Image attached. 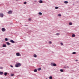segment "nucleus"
Listing matches in <instances>:
<instances>
[{"label":"nucleus","mask_w":79,"mask_h":79,"mask_svg":"<svg viewBox=\"0 0 79 79\" xmlns=\"http://www.w3.org/2000/svg\"><path fill=\"white\" fill-rule=\"evenodd\" d=\"M21 66V64L19 63H16L15 64V67L16 68H18L19 66Z\"/></svg>","instance_id":"obj_1"},{"label":"nucleus","mask_w":79,"mask_h":79,"mask_svg":"<svg viewBox=\"0 0 79 79\" xmlns=\"http://www.w3.org/2000/svg\"><path fill=\"white\" fill-rule=\"evenodd\" d=\"M51 66H56V64L55 63H52L51 64Z\"/></svg>","instance_id":"obj_2"},{"label":"nucleus","mask_w":79,"mask_h":79,"mask_svg":"<svg viewBox=\"0 0 79 79\" xmlns=\"http://www.w3.org/2000/svg\"><path fill=\"white\" fill-rule=\"evenodd\" d=\"M2 32H5L6 31V29L5 28H2Z\"/></svg>","instance_id":"obj_3"},{"label":"nucleus","mask_w":79,"mask_h":79,"mask_svg":"<svg viewBox=\"0 0 79 79\" xmlns=\"http://www.w3.org/2000/svg\"><path fill=\"white\" fill-rule=\"evenodd\" d=\"M13 12L11 10H10L8 12V14H11Z\"/></svg>","instance_id":"obj_4"},{"label":"nucleus","mask_w":79,"mask_h":79,"mask_svg":"<svg viewBox=\"0 0 79 79\" xmlns=\"http://www.w3.org/2000/svg\"><path fill=\"white\" fill-rule=\"evenodd\" d=\"M3 16H4V15H3V14L2 13H1L0 14V16H1V17H3Z\"/></svg>","instance_id":"obj_5"},{"label":"nucleus","mask_w":79,"mask_h":79,"mask_svg":"<svg viewBox=\"0 0 79 79\" xmlns=\"http://www.w3.org/2000/svg\"><path fill=\"white\" fill-rule=\"evenodd\" d=\"M10 42H11V43H15V41H13L12 40H11L10 41Z\"/></svg>","instance_id":"obj_6"},{"label":"nucleus","mask_w":79,"mask_h":79,"mask_svg":"<svg viewBox=\"0 0 79 79\" xmlns=\"http://www.w3.org/2000/svg\"><path fill=\"white\" fill-rule=\"evenodd\" d=\"M16 55L17 56H20V54H19V53H16Z\"/></svg>","instance_id":"obj_7"},{"label":"nucleus","mask_w":79,"mask_h":79,"mask_svg":"<svg viewBox=\"0 0 79 79\" xmlns=\"http://www.w3.org/2000/svg\"><path fill=\"white\" fill-rule=\"evenodd\" d=\"M0 74L1 75H2V74H3V72H0Z\"/></svg>","instance_id":"obj_8"},{"label":"nucleus","mask_w":79,"mask_h":79,"mask_svg":"<svg viewBox=\"0 0 79 79\" xmlns=\"http://www.w3.org/2000/svg\"><path fill=\"white\" fill-rule=\"evenodd\" d=\"M64 3H65V4H67V3H68V2L67 1H64Z\"/></svg>","instance_id":"obj_9"},{"label":"nucleus","mask_w":79,"mask_h":79,"mask_svg":"<svg viewBox=\"0 0 79 79\" xmlns=\"http://www.w3.org/2000/svg\"><path fill=\"white\" fill-rule=\"evenodd\" d=\"M75 36H76V35H75V34H73L72 35V37H75Z\"/></svg>","instance_id":"obj_10"},{"label":"nucleus","mask_w":79,"mask_h":79,"mask_svg":"<svg viewBox=\"0 0 79 79\" xmlns=\"http://www.w3.org/2000/svg\"><path fill=\"white\" fill-rule=\"evenodd\" d=\"M6 47V44H3V47Z\"/></svg>","instance_id":"obj_11"},{"label":"nucleus","mask_w":79,"mask_h":79,"mask_svg":"<svg viewBox=\"0 0 79 79\" xmlns=\"http://www.w3.org/2000/svg\"><path fill=\"white\" fill-rule=\"evenodd\" d=\"M34 57H35V58H36V57H37V55H35V54H34Z\"/></svg>","instance_id":"obj_12"},{"label":"nucleus","mask_w":79,"mask_h":79,"mask_svg":"<svg viewBox=\"0 0 79 79\" xmlns=\"http://www.w3.org/2000/svg\"><path fill=\"white\" fill-rule=\"evenodd\" d=\"M34 72H37V70L36 69H35L34 70Z\"/></svg>","instance_id":"obj_13"},{"label":"nucleus","mask_w":79,"mask_h":79,"mask_svg":"<svg viewBox=\"0 0 79 79\" xmlns=\"http://www.w3.org/2000/svg\"><path fill=\"white\" fill-rule=\"evenodd\" d=\"M69 25H72V24H73V23H69Z\"/></svg>","instance_id":"obj_14"},{"label":"nucleus","mask_w":79,"mask_h":79,"mask_svg":"<svg viewBox=\"0 0 79 79\" xmlns=\"http://www.w3.org/2000/svg\"><path fill=\"white\" fill-rule=\"evenodd\" d=\"M6 44H7V45H10V44L8 42H6Z\"/></svg>","instance_id":"obj_15"},{"label":"nucleus","mask_w":79,"mask_h":79,"mask_svg":"<svg viewBox=\"0 0 79 79\" xmlns=\"http://www.w3.org/2000/svg\"><path fill=\"white\" fill-rule=\"evenodd\" d=\"M43 2H42V0H40L39 1V2L40 3H43Z\"/></svg>","instance_id":"obj_16"},{"label":"nucleus","mask_w":79,"mask_h":79,"mask_svg":"<svg viewBox=\"0 0 79 79\" xmlns=\"http://www.w3.org/2000/svg\"><path fill=\"white\" fill-rule=\"evenodd\" d=\"M39 15H42V13L41 12H39Z\"/></svg>","instance_id":"obj_17"},{"label":"nucleus","mask_w":79,"mask_h":79,"mask_svg":"<svg viewBox=\"0 0 79 79\" xmlns=\"http://www.w3.org/2000/svg\"><path fill=\"white\" fill-rule=\"evenodd\" d=\"M4 75H5V76H6V75H7V73H4Z\"/></svg>","instance_id":"obj_18"},{"label":"nucleus","mask_w":79,"mask_h":79,"mask_svg":"<svg viewBox=\"0 0 79 79\" xmlns=\"http://www.w3.org/2000/svg\"><path fill=\"white\" fill-rule=\"evenodd\" d=\"M52 79V76H50L49 77V79Z\"/></svg>","instance_id":"obj_19"},{"label":"nucleus","mask_w":79,"mask_h":79,"mask_svg":"<svg viewBox=\"0 0 79 79\" xmlns=\"http://www.w3.org/2000/svg\"><path fill=\"white\" fill-rule=\"evenodd\" d=\"M27 3V2H24V5H26V4Z\"/></svg>","instance_id":"obj_20"},{"label":"nucleus","mask_w":79,"mask_h":79,"mask_svg":"<svg viewBox=\"0 0 79 79\" xmlns=\"http://www.w3.org/2000/svg\"><path fill=\"white\" fill-rule=\"evenodd\" d=\"M58 8H59L58 7H55V9H58Z\"/></svg>","instance_id":"obj_21"},{"label":"nucleus","mask_w":79,"mask_h":79,"mask_svg":"<svg viewBox=\"0 0 79 79\" xmlns=\"http://www.w3.org/2000/svg\"><path fill=\"white\" fill-rule=\"evenodd\" d=\"M5 40L6 41H8V39H7V38H5Z\"/></svg>","instance_id":"obj_22"},{"label":"nucleus","mask_w":79,"mask_h":79,"mask_svg":"<svg viewBox=\"0 0 79 79\" xmlns=\"http://www.w3.org/2000/svg\"><path fill=\"white\" fill-rule=\"evenodd\" d=\"M60 71H61V72H63V70L61 69L60 70Z\"/></svg>","instance_id":"obj_23"},{"label":"nucleus","mask_w":79,"mask_h":79,"mask_svg":"<svg viewBox=\"0 0 79 79\" xmlns=\"http://www.w3.org/2000/svg\"><path fill=\"white\" fill-rule=\"evenodd\" d=\"M38 71H40V70H41V68H39V69H38Z\"/></svg>","instance_id":"obj_24"},{"label":"nucleus","mask_w":79,"mask_h":79,"mask_svg":"<svg viewBox=\"0 0 79 79\" xmlns=\"http://www.w3.org/2000/svg\"><path fill=\"white\" fill-rule=\"evenodd\" d=\"M76 52H73L72 53V54H76Z\"/></svg>","instance_id":"obj_25"},{"label":"nucleus","mask_w":79,"mask_h":79,"mask_svg":"<svg viewBox=\"0 0 79 79\" xmlns=\"http://www.w3.org/2000/svg\"><path fill=\"white\" fill-rule=\"evenodd\" d=\"M56 35H60V33H56Z\"/></svg>","instance_id":"obj_26"},{"label":"nucleus","mask_w":79,"mask_h":79,"mask_svg":"<svg viewBox=\"0 0 79 79\" xmlns=\"http://www.w3.org/2000/svg\"><path fill=\"white\" fill-rule=\"evenodd\" d=\"M58 16H61V14H58Z\"/></svg>","instance_id":"obj_27"},{"label":"nucleus","mask_w":79,"mask_h":79,"mask_svg":"<svg viewBox=\"0 0 79 79\" xmlns=\"http://www.w3.org/2000/svg\"><path fill=\"white\" fill-rule=\"evenodd\" d=\"M52 43L51 41H49V44H52Z\"/></svg>","instance_id":"obj_28"},{"label":"nucleus","mask_w":79,"mask_h":79,"mask_svg":"<svg viewBox=\"0 0 79 79\" xmlns=\"http://www.w3.org/2000/svg\"><path fill=\"white\" fill-rule=\"evenodd\" d=\"M11 76H14V74H11Z\"/></svg>","instance_id":"obj_29"},{"label":"nucleus","mask_w":79,"mask_h":79,"mask_svg":"<svg viewBox=\"0 0 79 79\" xmlns=\"http://www.w3.org/2000/svg\"><path fill=\"white\" fill-rule=\"evenodd\" d=\"M10 67H11V68H13V66H12V65H10Z\"/></svg>","instance_id":"obj_30"},{"label":"nucleus","mask_w":79,"mask_h":79,"mask_svg":"<svg viewBox=\"0 0 79 79\" xmlns=\"http://www.w3.org/2000/svg\"><path fill=\"white\" fill-rule=\"evenodd\" d=\"M60 44H61V45H63V43H61Z\"/></svg>","instance_id":"obj_31"},{"label":"nucleus","mask_w":79,"mask_h":79,"mask_svg":"<svg viewBox=\"0 0 79 79\" xmlns=\"http://www.w3.org/2000/svg\"><path fill=\"white\" fill-rule=\"evenodd\" d=\"M0 69H3V67H0Z\"/></svg>","instance_id":"obj_32"},{"label":"nucleus","mask_w":79,"mask_h":79,"mask_svg":"<svg viewBox=\"0 0 79 79\" xmlns=\"http://www.w3.org/2000/svg\"><path fill=\"white\" fill-rule=\"evenodd\" d=\"M28 20H29V21H31V19L30 18L28 19Z\"/></svg>","instance_id":"obj_33"},{"label":"nucleus","mask_w":79,"mask_h":79,"mask_svg":"<svg viewBox=\"0 0 79 79\" xmlns=\"http://www.w3.org/2000/svg\"><path fill=\"white\" fill-rule=\"evenodd\" d=\"M77 61V60H76V61Z\"/></svg>","instance_id":"obj_34"},{"label":"nucleus","mask_w":79,"mask_h":79,"mask_svg":"<svg viewBox=\"0 0 79 79\" xmlns=\"http://www.w3.org/2000/svg\"><path fill=\"white\" fill-rule=\"evenodd\" d=\"M35 2H37V1H35Z\"/></svg>","instance_id":"obj_35"}]
</instances>
